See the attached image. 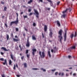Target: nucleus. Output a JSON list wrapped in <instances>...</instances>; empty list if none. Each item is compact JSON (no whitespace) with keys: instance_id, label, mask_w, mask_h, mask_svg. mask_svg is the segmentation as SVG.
I'll return each instance as SVG.
<instances>
[{"instance_id":"nucleus-34","label":"nucleus","mask_w":77,"mask_h":77,"mask_svg":"<svg viewBox=\"0 0 77 77\" xmlns=\"http://www.w3.org/2000/svg\"><path fill=\"white\" fill-rule=\"evenodd\" d=\"M11 37H14V35H13V33L12 32L11 33Z\"/></svg>"},{"instance_id":"nucleus-53","label":"nucleus","mask_w":77,"mask_h":77,"mask_svg":"<svg viewBox=\"0 0 77 77\" xmlns=\"http://www.w3.org/2000/svg\"><path fill=\"white\" fill-rule=\"evenodd\" d=\"M68 75H68V73H66V76H68Z\"/></svg>"},{"instance_id":"nucleus-9","label":"nucleus","mask_w":77,"mask_h":77,"mask_svg":"<svg viewBox=\"0 0 77 77\" xmlns=\"http://www.w3.org/2000/svg\"><path fill=\"white\" fill-rule=\"evenodd\" d=\"M32 53L33 55V56H35V52H36V49H32Z\"/></svg>"},{"instance_id":"nucleus-10","label":"nucleus","mask_w":77,"mask_h":77,"mask_svg":"<svg viewBox=\"0 0 77 77\" xmlns=\"http://www.w3.org/2000/svg\"><path fill=\"white\" fill-rule=\"evenodd\" d=\"M16 14L17 15V19L16 21H14L16 22V23H17V24H18V13H16Z\"/></svg>"},{"instance_id":"nucleus-8","label":"nucleus","mask_w":77,"mask_h":77,"mask_svg":"<svg viewBox=\"0 0 77 77\" xmlns=\"http://www.w3.org/2000/svg\"><path fill=\"white\" fill-rule=\"evenodd\" d=\"M10 56L11 57V59L13 60H14V62H15L16 60V59H15V58H13V55H12V54H10Z\"/></svg>"},{"instance_id":"nucleus-3","label":"nucleus","mask_w":77,"mask_h":77,"mask_svg":"<svg viewBox=\"0 0 77 77\" xmlns=\"http://www.w3.org/2000/svg\"><path fill=\"white\" fill-rule=\"evenodd\" d=\"M39 54L40 56L41 57V58H44L45 57V53H44V51H43L42 53L41 54V52L39 51Z\"/></svg>"},{"instance_id":"nucleus-36","label":"nucleus","mask_w":77,"mask_h":77,"mask_svg":"<svg viewBox=\"0 0 77 77\" xmlns=\"http://www.w3.org/2000/svg\"><path fill=\"white\" fill-rule=\"evenodd\" d=\"M33 14V13H31L29 14V16H31V15H32Z\"/></svg>"},{"instance_id":"nucleus-56","label":"nucleus","mask_w":77,"mask_h":77,"mask_svg":"<svg viewBox=\"0 0 77 77\" xmlns=\"http://www.w3.org/2000/svg\"><path fill=\"white\" fill-rule=\"evenodd\" d=\"M16 66L17 68H18V65H17V64L16 65Z\"/></svg>"},{"instance_id":"nucleus-37","label":"nucleus","mask_w":77,"mask_h":77,"mask_svg":"<svg viewBox=\"0 0 77 77\" xmlns=\"http://www.w3.org/2000/svg\"><path fill=\"white\" fill-rule=\"evenodd\" d=\"M33 26H36V23H34L33 24Z\"/></svg>"},{"instance_id":"nucleus-62","label":"nucleus","mask_w":77,"mask_h":77,"mask_svg":"<svg viewBox=\"0 0 77 77\" xmlns=\"http://www.w3.org/2000/svg\"><path fill=\"white\" fill-rule=\"evenodd\" d=\"M23 36H25L26 34H24V33L23 34Z\"/></svg>"},{"instance_id":"nucleus-38","label":"nucleus","mask_w":77,"mask_h":77,"mask_svg":"<svg viewBox=\"0 0 77 77\" xmlns=\"http://www.w3.org/2000/svg\"><path fill=\"white\" fill-rule=\"evenodd\" d=\"M13 69H14V70H15L16 69V68H15V65H14Z\"/></svg>"},{"instance_id":"nucleus-59","label":"nucleus","mask_w":77,"mask_h":77,"mask_svg":"<svg viewBox=\"0 0 77 77\" xmlns=\"http://www.w3.org/2000/svg\"><path fill=\"white\" fill-rule=\"evenodd\" d=\"M39 1H40V2H42V0H39Z\"/></svg>"},{"instance_id":"nucleus-50","label":"nucleus","mask_w":77,"mask_h":77,"mask_svg":"<svg viewBox=\"0 0 77 77\" xmlns=\"http://www.w3.org/2000/svg\"><path fill=\"white\" fill-rule=\"evenodd\" d=\"M16 76L17 77H20V76L18 75H16Z\"/></svg>"},{"instance_id":"nucleus-52","label":"nucleus","mask_w":77,"mask_h":77,"mask_svg":"<svg viewBox=\"0 0 77 77\" xmlns=\"http://www.w3.org/2000/svg\"><path fill=\"white\" fill-rule=\"evenodd\" d=\"M73 75L74 76H75L76 75V74H75V73H74V74H73Z\"/></svg>"},{"instance_id":"nucleus-32","label":"nucleus","mask_w":77,"mask_h":77,"mask_svg":"<svg viewBox=\"0 0 77 77\" xmlns=\"http://www.w3.org/2000/svg\"><path fill=\"white\" fill-rule=\"evenodd\" d=\"M64 36H66V31L65 30Z\"/></svg>"},{"instance_id":"nucleus-26","label":"nucleus","mask_w":77,"mask_h":77,"mask_svg":"<svg viewBox=\"0 0 77 77\" xmlns=\"http://www.w3.org/2000/svg\"><path fill=\"white\" fill-rule=\"evenodd\" d=\"M11 63H12V61H11V60H10L9 61V65H11Z\"/></svg>"},{"instance_id":"nucleus-57","label":"nucleus","mask_w":77,"mask_h":77,"mask_svg":"<svg viewBox=\"0 0 77 77\" xmlns=\"http://www.w3.org/2000/svg\"><path fill=\"white\" fill-rule=\"evenodd\" d=\"M47 1L49 2H51V0H47Z\"/></svg>"},{"instance_id":"nucleus-11","label":"nucleus","mask_w":77,"mask_h":77,"mask_svg":"<svg viewBox=\"0 0 77 77\" xmlns=\"http://www.w3.org/2000/svg\"><path fill=\"white\" fill-rule=\"evenodd\" d=\"M2 50H4V51H9V50H7L6 48L4 47H2L1 48Z\"/></svg>"},{"instance_id":"nucleus-22","label":"nucleus","mask_w":77,"mask_h":77,"mask_svg":"<svg viewBox=\"0 0 77 77\" xmlns=\"http://www.w3.org/2000/svg\"><path fill=\"white\" fill-rule=\"evenodd\" d=\"M7 9V7H6L5 6L4 8V11H6V10Z\"/></svg>"},{"instance_id":"nucleus-42","label":"nucleus","mask_w":77,"mask_h":77,"mask_svg":"<svg viewBox=\"0 0 77 77\" xmlns=\"http://www.w3.org/2000/svg\"><path fill=\"white\" fill-rule=\"evenodd\" d=\"M31 11H32V9H28V12H31Z\"/></svg>"},{"instance_id":"nucleus-29","label":"nucleus","mask_w":77,"mask_h":77,"mask_svg":"<svg viewBox=\"0 0 77 77\" xmlns=\"http://www.w3.org/2000/svg\"><path fill=\"white\" fill-rule=\"evenodd\" d=\"M71 48L72 49H75V46H72Z\"/></svg>"},{"instance_id":"nucleus-49","label":"nucleus","mask_w":77,"mask_h":77,"mask_svg":"<svg viewBox=\"0 0 77 77\" xmlns=\"http://www.w3.org/2000/svg\"><path fill=\"white\" fill-rule=\"evenodd\" d=\"M47 9L48 10V11H50V8H47Z\"/></svg>"},{"instance_id":"nucleus-41","label":"nucleus","mask_w":77,"mask_h":77,"mask_svg":"<svg viewBox=\"0 0 77 77\" xmlns=\"http://www.w3.org/2000/svg\"><path fill=\"white\" fill-rule=\"evenodd\" d=\"M23 17L24 18H27V16H23Z\"/></svg>"},{"instance_id":"nucleus-4","label":"nucleus","mask_w":77,"mask_h":77,"mask_svg":"<svg viewBox=\"0 0 77 77\" xmlns=\"http://www.w3.org/2000/svg\"><path fill=\"white\" fill-rule=\"evenodd\" d=\"M0 60L1 61H4V62H2V64L4 65H8V63H7V60L5 59V60L3 58H0Z\"/></svg>"},{"instance_id":"nucleus-48","label":"nucleus","mask_w":77,"mask_h":77,"mask_svg":"<svg viewBox=\"0 0 77 77\" xmlns=\"http://www.w3.org/2000/svg\"><path fill=\"white\" fill-rule=\"evenodd\" d=\"M5 26H6V27H8V26L7 25V24L6 23L5 24Z\"/></svg>"},{"instance_id":"nucleus-60","label":"nucleus","mask_w":77,"mask_h":77,"mask_svg":"<svg viewBox=\"0 0 77 77\" xmlns=\"http://www.w3.org/2000/svg\"><path fill=\"white\" fill-rule=\"evenodd\" d=\"M23 8H26V6H25L23 5Z\"/></svg>"},{"instance_id":"nucleus-19","label":"nucleus","mask_w":77,"mask_h":77,"mask_svg":"<svg viewBox=\"0 0 77 77\" xmlns=\"http://www.w3.org/2000/svg\"><path fill=\"white\" fill-rule=\"evenodd\" d=\"M24 66V68H26L27 67V63H25L23 64Z\"/></svg>"},{"instance_id":"nucleus-20","label":"nucleus","mask_w":77,"mask_h":77,"mask_svg":"<svg viewBox=\"0 0 77 77\" xmlns=\"http://www.w3.org/2000/svg\"><path fill=\"white\" fill-rule=\"evenodd\" d=\"M48 53L50 57H51V54H50V51H48Z\"/></svg>"},{"instance_id":"nucleus-6","label":"nucleus","mask_w":77,"mask_h":77,"mask_svg":"<svg viewBox=\"0 0 77 77\" xmlns=\"http://www.w3.org/2000/svg\"><path fill=\"white\" fill-rule=\"evenodd\" d=\"M15 38H17V39H16L15 38H13V39L14 41H15L16 42H17V41H20V39H19V38H18V36H17L15 35Z\"/></svg>"},{"instance_id":"nucleus-31","label":"nucleus","mask_w":77,"mask_h":77,"mask_svg":"<svg viewBox=\"0 0 77 77\" xmlns=\"http://www.w3.org/2000/svg\"><path fill=\"white\" fill-rule=\"evenodd\" d=\"M77 36V32H75V34L74 35V37H75V36Z\"/></svg>"},{"instance_id":"nucleus-54","label":"nucleus","mask_w":77,"mask_h":77,"mask_svg":"<svg viewBox=\"0 0 77 77\" xmlns=\"http://www.w3.org/2000/svg\"><path fill=\"white\" fill-rule=\"evenodd\" d=\"M70 57H71V56H70V55L68 56V58L69 59Z\"/></svg>"},{"instance_id":"nucleus-44","label":"nucleus","mask_w":77,"mask_h":77,"mask_svg":"<svg viewBox=\"0 0 77 77\" xmlns=\"http://www.w3.org/2000/svg\"><path fill=\"white\" fill-rule=\"evenodd\" d=\"M29 56H30V55L27 54V57L28 58H29Z\"/></svg>"},{"instance_id":"nucleus-27","label":"nucleus","mask_w":77,"mask_h":77,"mask_svg":"<svg viewBox=\"0 0 77 77\" xmlns=\"http://www.w3.org/2000/svg\"><path fill=\"white\" fill-rule=\"evenodd\" d=\"M1 2L2 5H5V2H3L2 1H1Z\"/></svg>"},{"instance_id":"nucleus-2","label":"nucleus","mask_w":77,"mask_h":77,"mask_svg":"<svg viewBox=\"0 0 77 77\" xmlns=\"http://www.w3.org/2000/svg\"><path fill=\"white\" fill-rule=\"evenodd\" d=\"M58 34L60 35L58 36V38H59L60 39V42L62 44V29H60L58 32Z\"/></svg>"},{"instance_id":"nucleus-35","label":"nucleus","mask_w":77,"mask_h":77,"mask_svg":"<svg viewBox=\"0 0 77 77\" xmlns=\"http://www.w3.org/2000/svg\"><path fill=\"white\" fill-rule=\"evenodd\" d=\"M63 75H65V74H64V73L63 72L61 73V76H63Z\"/></svg>"},{"instance_id":"nucleus-61","label":"nucleus","mask_w":77,"mask_h":77,"mask_svg":"<svg viewBox=\"0 0 77 77\" xmlns=\"http://www.w3.org/2000/svg\"><path fill=\"white\" fill-rule=\"evenodd\" d=\"M4 17H5V16H3L2 17V19H3V18H4Z\"/></svg>"},{"instance_id":"nucleus-39","label":"nucleus","mask_w":77,"mask_h":77,"mask_svg":"<svg viewBox=\"0 0 77 77\" xmlns=\"http://www.w3.org/2000/svg\"><path fill=\"white\" fill-rule=\"evenodd\" d=\"M16 32H18V28H16Z\"/></svg>"},{"instance_id":"nucleus-16","label":"nucleus","mask_w":77,"mask_h":77,"mask_svg":"<svg viewBox=\"0 0 77 77\" xmlns=\"http://www.w3.org/2000/svg\"><path fill=\"white\" fill-rule=\"evenodd\" d=\"M33 2V0H30L29 1H28V4H30L31 3H32Z\"/></svg>"},{"instance_id":"nucleus-24","label":"nucleus","mask_w":77,"mask_h":77,"mask_svg":"<svg viewBox=\"0 0 77 77\" xmlns=\"http://www.w3.org/2000/svg\"><path fill=\"white\" fill-rule=\"evenodd\" d=\"M50 2V3H50L51 6H53V4L52 2H51H51Z\"/></svg>"},{"instance_id":"nucleus-14","label":"nucleus","mask_w":77,"mask_h":77,"mask_svg":"<svg viewBox=\"0 0 77 77\" xmlns=\"http://www.w3.org/2000/svg\"><path fill=\"white\" fill-rule=\"evenodd\" d=\"M52 35H53V32L51 31L50 32L49 34V36H50V38H53V36H52Z\"/></svg>"},{"instance_id":"nucleus-45","label":"nucleus","mask_w":77,"mask_h":77,"mask_svg":"<svg viewBox=\"0 0 77 77\" xmlns=\"http://www.w3.org/2000/svg\"><path fill=\"white\" fill-rule=\"evenodd\" d=\"M21 59L22 60H23V59H24V56H22L21 57Z\"/></svg>"},{"instance_id":"nucleus-7","label":"nucleus","mask_w":77,"mask_h":77,"mask_svg":"<svg viewBox=\"0 0 77 77\" xmlns=\"http://www.w3.org/2000/svg\"><path fill=\"white\" fill-rule=\"evenodd\" d=\"M26 45V47H29V46H30V42H29V38L27 39Z\"/></svg>"},{"instance_id":"nucleus-21","label":"nucleus","mask_w":77,"mask_h":77,"mask_svg":"<svg viewBox=\"0 0 77 77\" xmlns=\"http://www.w3.org/2000/svg\"><path fill=\"white\" fill-rule=\"evenodd\" d=\"M51 52L52 53H53L54 52V53H56V51L55 50H53V49H51Z\"/></svg>"},{"instance_id":"nucleus-12","label":"nucleus","mask_w":77,"mask_h":77,"mask_svg":"<svg viewBox=\"0 0 77 77\" xmlns=\"http://www.w3.org/2000/svg\"><path fill=\"white\" fill-rule=\"evenodd\" d=\"M44 26V31L45 32H47V25H45Z\"/></svg>"},{"instance_id":"nucleus-51","label":"nucleus","mask_w":77,"mask_h":77,"mask_svg":"<svg viewBox=\"0 0 77 77\" xmlns=\"http://www.w3.org/2000/svg\"><path fill=\"white\" fill-rule=\"evenodd\" d=\"M42 36L43 38H44V34H43V33H42Z\"/></svg>"},{"instance_id":"nucleus-17","label":"nucleus","mask_w":77,"mask_h":77,"mask_svg":"<svg viewBox=\"0 0 77 77\" xmlns=\"http://www.w3.org/2000/svg\"><path fill=\"white\" fill-rule=\"evenodd\" d=\"M32 39H33V40H36V37H35V36H34V35L32 36Z\"/></svg>"},{"instance_id":"nucleus-28","label":"nucleus","mask_w":77,"mask_h":77,"mask_svg":"<svg viewBox=\"0 0 77 77\" xmlns=\"http://www.w3.org/2000/svg\"><path fill=\"white\" fill-rule=\"evenodd\" d=\"M66 36L64 35V41H66Z\"/></svg>"},{"instance_id":"nucleus-30","label":"nucleus","mask_w":77,"mask_h":77,"mask_svg":"<svg viewBox=\"0 0 77 77\" xmlns=\"http://www.w3.org/2000/svg\"><path fill=\"white\" fill-rule=\"evenodd\" d=\"M60 3V2H57V5L58 6V5H59V4Z\"/></svg>"},{"instance_id":"nucleus-33","label":"nucleus","mask_w":77,"mask_h":77,"mask_svg":"<svg viewBox=\"0 0 77 77\" xmlns=\"http://www.w3.org/2000/svg\"><path fill=\"white\" fill-rule=\"evenodd\" d=\"M28 53H29V50H26V54H27Z\"/></svg>"},{"instance_id":"nucleus-55","label":"nucleus","mask_w":77,"mask_h":77,"mask_svg":"<svg viewBox=\"0 0 77 77\" xmlns=\"http://www.w3.org/2000/svg\"><path fill=\"white\" fill-rule=\"evenodd\" d=\"M43 71H44V72H45V71H46V70L45 69H43Z\"/></svg>"},{"instance_id":"nucleus-18","label":"nucleus","mask_w":77,"mask_h":77,"mask_svg":"<svg viewBox=\"0 0 77 77\" xmlns=\"http://www.w3.org/2000/svg\"><path fill=\"white\" fill-rule=\"evenodd\" d=\"M74 36V34H71L70 35V38L72 39L73 38V37Z\"/></svg>"},{"instance_id":"nucleus-1","label":"nucleus","mask_w":77,"mask_h":77,"mask_svg":"<svg viewBox=\"0 0 77 77\" xmlns=\"http://www.w3.org/2000/svg\"><path fill=\"white\" fill-rule=\"evenodd\" d=\"M68 10H69V12H70L71 11V9L69 8L66 9V10L63 11L62 13L63 14V15H62L61 16V18H65V17H66V14L67 13V11Z\"/></svg>"},{"instance_id":"nucleus-64","label":"nucleus","mask_w":77,"mask_h":77,"mask_svg":"<svg viewBox=\"0 0 77 77\" xmlns=\"http://www.w3.org/2000/svg\"><path fill=\"white\" fill-rule=\"evenodd\" d=\"M19 47H20V48H21V45H19Z\"/></svg>"},{"instance_id":"nucleus-15","label":"nucleus","mask_w":77,"mask_h":77,"mask_svg":"<svg viewBox=\"0 0 77 77\" xmlns=\"http://www.w3.org/2000/svg\"><path fill=\"white\" fill-rule=\"evenodd\" d=\"M57 25H58V27H60V23L58 20L57 21Z\"/></svg>"},{"instance_id":"nucleus-25","label":"nucleus","mask_w":77,"mask_h":77,"mask_svg":"<svg viewBox=\"0 0 77 77\" xmlns=\"http://www.w3.org/2000/svg\"><path fill=\"white\" fill-rule=\"evenodd\" d=\"M6 38H7V40L8 41V39H9V35H7Z\"/></svg>"},{"instance_id":"nucleus-23","label":"nucleus","mask_w":77,"mask_h":77,"mask_svg":"<svg viewBox=\"0 0 77 77\" xmlns=\"http://www.w3.org/2000/svg\"><path fill=\"white\" fill-rule=\"evenodd\" d=\"M32 69L33 70H39V69L36 68H33Z\"/></svg>"},{"instance_id":"nucleus-5","label":"nucleus","mask_w":77,"mask_h":77,"mask_svg":"<svg viewBox=\"0 0 77 77\" xmlns=\"http://www.w3.org/2000/svg\"><path fill=\"white\" fill-rule=\"evenodd\" d=\"M34 12L35 13V14L36 15V17L37 18H38V15H39V13H38V11H37V10H35V9H34Z\"/></svg>"},{"instance_id":"nucleus-47","label":"nucleus","mask_w":77,"mask_h":77,"mask_svg":"<svg viewBox=\"0 0 77 77\" xmlns=\"http://www.w3.org/2000/svg\"><path fill=\"white\" fill-rule=\"evenodd\" d=\"M2 77H5V75L4 74H3L2 75Z\"/></svg>"},{"instance_id":"nucleus-58","label":"nucleus","mask_w":77,"mask_h":77,"mask_svg":"<svg viewBox=\"0 0 77 77\" xmlns=\"http://www.w3.org/2000/svg\"><path fill=\"white\" fill-rule=\"evenodd\" d=\"M23 14V12H21L20 13V14L21 15H22V14Z\"/></svg>"},{"instance_id":"nucleus-46","label":"nucleus","mask_w":77,"mask_h":77,"mask_svg":"<svg viewBox=\"0 0 77 77\" xmlns=\"http://www.w3.org/2000/svg\"><path fill=\"white\" fill-rule=\"evenodd\" d=\"M1 54L2 55H3V54H4V53L2 52H1Z\"/></svg>"},{"instance_id":"nucleus-40","label":"nucleus","mask_w":77,"mask_h":77,"mask_svg":"<svg viewBox=\"0 0 77 77\" xmlns=\"http://www.w3.org/2000/svg\"><path fill=\"white\" fill-rule=\"evenodd\" d=\"M55 74L56 75H57L58 74V72H55Z\"/></svg>"},{"instance_id":"nucleus-63","label":"nucleus","mask_w":77,"mask_h":77,"mask_svg":"<svg viewBox=\"0 0 77 77\" xmlns=\"http://www.w3.org/2000/svg\"><path fill=\"white\" fill-rule=\"evenodd\" d=\"M25 30H26V32L27 31V29H26V28L25 29Z\"/></svg>"},{"instance_id":"nucleus-13","label":"nucleus","mask_w":77,"mask_h":77,"mask_svg":"<svg viewBox=\"0 0 77 77\" xmlns=\"http://www.w3.org/2000/svg\"><path fill=\"white\" fill-rule=\"evenodd\" d=\"M13 24H17V23L14 21H12L10 23V25L11 26Z\"/></svg>"},{"instance_id":"nucleus-43","label":"nucleus","mask_w":77,"mask_h":77,"mask_svg":"<svg viewBox=\"0 0 77 77\" xmlns=\"http://www.w3.org/2000/svg\"><path fill=\"white\" fill-rule=\"evenodd\" d=\"M55 71H56V69H52V70H51V71H52V72H54Z\"/></svg>"}]
</instances>
